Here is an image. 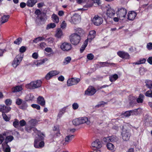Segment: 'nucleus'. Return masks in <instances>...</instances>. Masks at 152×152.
<instances>
[{
	"instance_id": "1",
	"label": "nucleus",
	"mask_w": 152,
	"mask_h": 152,
	"mask_svg": "<svg viewBox=\"0 0 152 152\" xmlns=\"http://www.w3.org/2000/svg\"><path fill=\"white\" fill-rule=\"evenodd\" d=\"M33 130L37 135V137L35 139L34 147L36 148H41L43 147L45 145L44 142L42 141L44 137V134L41 133L39 131H38L35 128H33Z\"/></svg>"
},
{
	"instance_id": "2",
	"label": "nucleus",
	"mask_w": 152,
	"mask_h": 152,
	"mask_svg": "<svg viewBox=\"0 0 152 152\" xmlns=\"http://www.w3.org/2000/svg\"><path fill=\"white\" fill-rule=\"evenodd\" d=\"M42 83V81L40 80H37L31 82L30 83L26 84V87L29 89H34L40 87Z\"/></svg>"
},
{
	"instance_id": "3",
	"label": "nucleus",
	"mask_w": 152,
	"mask_h": 152,
	"mask_svg": "<svg viewBox=\"0 0 152 152\" xmlns=\"http://www.w3.org/2000/svg\"><path fill=\"white\" fill-rule=\"evenodd\" d=\"M80 37L77 34H72L70 37V41L71 43L74 45L78 44L80 40Z\"/></svg>"
},
{
	"instance_id": "4",
	"label": "nucleus",
	"mask_w": 152,
	"mask_h": 152,
	"mask_svg": "<svg viewBox=\"0 0 152 152\" xmlns=\"http://www.w3.org/2000/svg\"><path fill=\"white\" fill-rule=\"evenodd\" d=\"M23 58V56L21 54L16 56L12 62V66L14 68H16L20 64Z\"/></svg>"
},
{
	"instance_id": "5",
	"label": "nucleus",
	"mask_w": 152,
	"mask_h": 152,
	"mask_svg": "<svg viewBox=\"0 0 152 152\" xmlns=\"http://www.w3.org/2000/svg\"><path fill=\"white\" fill-rule=\"evenodd\" d=\"M60 48L62 51L64 52H68L71 50L72 47L70 43L64 42L61 43Z\"/></svg>"
},
{
	"instance_id": "6",
	"label": "nucleus",
	"mask_w": 152,
	"mask_h": 152,
	"mask_svg": "<svg viewBox=\"0 0 152 152\" xmlns=\"http://www.w3.org/2000/svg\"><path fill=\"white\" fill-rule=\"evenodd\" d=\"M127 12V10L125 8H121L118 9L116 13L119 19L123 20L125 18Z\"/></svg>"
},
{
	"instance_id": "7",
	"label": "nucleus",
	"mask_w": 152,
	"mask_h": 152,
	"mask_svg": "<svg viewBox=\"0 0 152 152\" xmlns=\"http://www.w3.org/2000/svg\"><path fill=\"white\" fill-rule=\"evenodd\" d=\"M121 135L123 140L127 141L129 140L131 136V133L129 130H125L123 131Z\"/></svg>"
},
{
	"instance_id": "8",
	"label": "nucleus",
	"mask_w": 152,
	"mask_h": 152,
	"mask_svg": "<svg viewBox=\"0 0 152 152\" xmlns=\"http://www.w3.org/2000/svg\"><path fill=\"white\" fill-rule=\"evenodd\" d=\"M79 78H72L69 79L67 81V84L68 86H71L77 84L80 81Z\"/></svg>"
},
{
	"instance_id": "9",
	"label": "nucleus",
	"mask_w": 152,
	"mask_h": 152,
	"mask_svg": "<svg viewBox=\"0 0 152 152\" xmlns=\"http://www.w3.org/2000/svg\"><path fill=\"white\" fill-rule=\"evenodd\" d=\"M60 73L58 71L52 70L48 73L45 77V79L47 80L50 79L52 77L58 75Z\"/></svg>"
},
{
	"instance_id": "10",
	"label": "nucleus",
	"mask_w": 152,
	"mask_h": 152,
	"mask_svg": "<svg viewBox=\"0 0 152 152\" xmlns=\"http://www.w3.org/2000/svg\"><path fill=\"white\" fill-rule=\"evenodd\" d=\"M80 16L79 15L75 14L71 17L70 21L72 23L77 24L80 22Z\"/></svg>"
},
{
	"instance_id": "11",
	"label": "nucleus",
	"mask_w": 152,
	"mask_h": 152,
	"mask_svg": "<svg viewBox=\"0 0 152 152\" xmlns=\"http://www.w3.org/2000/svg\"><path fill=\"white\" fill-rule=\"evenodd\" d=\"M103 19L98 15H95L93 19V22L94 24L96 26H99L102 23Z\"/></svg>"
},
{
	"instance_id": "12",
	"label": "nucleus",
	"mask_w": 152,
	"mask_h": 152,
	"mask_svg": "<svg viewBox=\"0 0 152 152\" xmlns=\"http://www.w3.org/2000/svg\"><path fill=\"white\" fill-rule=\"evenodd\" d=\"M118 56L121 58L126 59L130 58V55L128 53L124 51H119L117 53Z\"/></svg>"
},
{
	"instance_id": "13",
	"label": "nucleus",
	"mask_w": 152,
	"mask_h": 152,
	"mask_svg": "<svg viewBox=\"0 0 152 152\" xmlns=\"http://www.w3.org/2000/svg\"><path fill=\"white\" fill-rule=\"evenodd\" d=\"M37 123V121L35 119H33L30 120L28 123V125L30 127L27 126L26 127V130L28 132H30L31 129L32 128V126H34Z\"/></svg>"
},
{
	"instance_id": "14",
	"label": "nucleus",
	"mask_w": 152,
	"mask_h": 152,
	"mask_svg": "<svg viewBox=\"0 0 152 152\" xmlns=\"http://www.w3.org/2000/svg\"><path fill=\"white\" fill-rule=\"evenodd\" d=\"M96 92V90L92 86H89L85 91V94L88 96H92Z\"/></svg>"
},
{
	"instance_id": "15",
	"label": "nucleus",
	"mask_w": 152,
	"mask_h": 152,
	"mask_svg": "<svg viewBox=\"0 0 152 152\" xmlns=\"http://www.w3.org/2000/svg\"><path fill=\"white\" fill-rule=\"evenodd\" d=\"M91 146L92 147L94 148L95 149H100V148L102 147V144L101 142L99 140L96 139L92 142Z\"/></svg>"
},
{
	"instance_id": "16",
	"label": "nucleus",
	"mask_w": 152,
	"mask_h": 152,
	"mask_svg": "<svg viewBox=\"0 0 152 152\" xmlns=\"http://www.w3.org/2000/svg\"><path fill=\"white\" fill-rule=\"evenodd\" d=\"M115 13V11L111 7L108 8L107 10L106 15L109 18H113Z\"/></svg>"
},
{
	"instance_id": "17",
	"label": "nucleus",
	"mask_w": 152,
	"mask_h": 152,
	"mask_svg": "<svg viewBox=\"0 0 152 152\" xmlns=\"http://www.w3.org/2000/svg\"><path fill=\"white\" fill-rule=\"evenodd\" d=\"M96 34V32L94 30L90 31L88 36V38L86 40H87L88 42L89 40L90 42H91L95 37Z\"/></svg>"
},
{
	"instance_id": "18",
	"label": "nucleus",
	"mask_w": 152,
	"mask_h": 152,
	"mask_svg": "<svg viewBox=\"0 0 152 152\" xmlns=\"http://www.w3.org/2000/svg\"><path fill=\"white\" fill-rule=\"evenodd\" d=\"M79 118L80 124L86 123L87 125H90L91 124V122L88 120V118L86 117Z\"/></svg>"
},
{
	"instance_id": "19",
	"label": "nucleus",
	"mask_w": 152,
	"mask_h": 152,
	"mask_svg": "<svg viewBox=\"0 0 152 152\" xmlns=\"http://www.w3.org/2000/svg\"><path fill=\"white\" fill-rule=\"evenodd\" d=\"M11 108L9 107H7L5 105H0V111L2 113H7L11 110Z\"/></svg>"
},
{
	"instance_id": "20",
	"label": "nucleus",
	"mask_w": 152,
	"mask_h": 152,
	"mask_svg": "<svg viewBox=\"0 0 152 152\" xmlns=\"http://www.w3.org/2000/svg\"><path fill=\"white\" fill-rule=\"evenodd\" d=\"M137 15L136 13L134 11H131L129 12L127 15L128 19L129 20H133Z\"/></svg>"
},
{
	"instance_id": "21",
	"label": "nucleus",
	"mask_w": 152,
	"mask_h": 152,
	"mask_svg": "<svg viewBox=\"0 0 152 152\" xmlns=\"http://www.w3.org/2000/svg\"><path fill=\"white\" fill-rule=\"evenodd\" d=\"M68 107V106L64 107L63 108L60 109L57 115V118H60L66 112V110Z\"/></svg>"
},
{
	"instance_id": "22",
	"label": "nucleus",
	"mask_w": 152,
	"mask_h": 152,
	"mask_svg": "<svg viewBox=\"0 0 152 152\" xmlns=\"http://www.w3.org/2000/svg\"><path fill=\"white\" fill-rule=\"evenodd\" d=\"M64 34L61 29L60 28H58L56 32L55 36L58 39H61L63 37Z\"/></svg>"
},
{
	"instance_id": "23",
	"label": "nucleus",
	"mask_w": 152,
	"mask_h": 152,
	"mask_svg": "<svg viewBox=\"0 0 152 152\" xmlns=\"http://www.w3.org/2000/svg\"><path fill=\"white\" fill-rule=\"evenodd\" d=\"M73 135H69L66 136L65 139V142L63 143V145H66L69 143L74 138Z\"/></svg>"
},
{
	"instance_id": "24",
	"label": "nucleus",
	"mask_w": 152,
	"mask_h": 152,
	"mask_svg": "<svg viewBox=\"0 0 152 152\" xmlns=\"http://www.w3.org/2000/svg\"><path fill=\"white\" fill-rule=\"evenodd\" d=\"M37 103L41 106L44 107L45 105V101L44 98L42 96H39L37 98Z\"/></svg>"
},
{
	"instance_id": "25",
	"label": "nucleus",
	"mask_w": 152,
	"mask_h": 152,
	"mask_svg": "<svg viewBox=\"0 0 152 152\" xmlns=\"http://www.w3.org/2000/svg\"><path fill=\"white\" fill-rule=\"evenodd\" d=\"M22 86H18L13 87L12 89V92L13 93L21 91L23 90Z\"/></svg>"
},
{
	"instance_id": "26",
	"label": "nucleus",
	"mask_w": 152,
	"mask_h": 152,
	"mask_svg": "<svg viewBox=\"0 0 152 152\" xmlns=\"http://www.w3.org/2000/svg\"><path fill=\"white\" fill-rule=\"evenodd\" d=\"M10 18L9 15H4L1 17V23H4L7 22Z\"/></svg>"
},
{
	"instance_id": "27",
	"label": "nucleus",
	"mask_w": 152,
	"mask_h": 152,
	"mask_svg": "<svg viewBox=\"0 0 152 152\" xmlns=\"http://www.w3.org/2000/svg\"><path fill=\"white\" fill-rule=\"evenodd\" d=\"M48 60L47 58H45L34 62V64L37 66H38L42 65Z\"/></svg>"
},
{
	"instance_id": "28",
	"label": "nucleus",
	"mask_w": 152,
	"mask_h": 152,
	"mask_svg": "<svg viewBox=\"0 0 152 152\" xmlns=\"http://www.w3.org/2000/svg\"><path fill=\"white\" fill-rule=\"evenodd\" d=\"M133 115H137L140 114L142 112V109L141 108H138L135 109L134 110H132Z\"/></svg>"
},
{
	"instance_id": "29",
	"label": "nucleus",
	"mask_w": 152,
	"mask_h": 152,
	"mask_svg": "<svg viewBox=\"0 0 152 152\" xmlns=\"http://www.w3.org/2000/svg\"><path fill=\"white\" fill-rule=\"evenodd\" d=\"M37 0H28L27 5L30 7H32L37 2Z\"/></svg>"
},
{
	"instance_id": "30",
	"label": "nucleus",
	"mask_w": 152,
	"mask_h": 152,
	"mask_svg": "<svg viewBox=\"0 0 152 152\" xmlns=\"http://www.w3.org/2000/svg\"><path fill=\"white\" fill-rule=\"evenodd\" d=\"M46 38V36L39 37L33 40V42H34L37 43L40 41H43L45 40Z\"/></svg>"
},
{
	"instance_id": "31",
	"label": "nucleus",
	"mask_w": 152,
	"mask_h": 152,
	"mask_svg": "<svg viewBox=\"0 0 152 152\" xmlns=\"http://www.w3.org/2000/svg\"><path fill=\"white\" fill-rule=\"evenodd\" d=\"M53 21L55 23H58L59 22V18L58 16L55 14H53L51 16Z\"/></svg>"
},
{
	"instance_id": "32",
	"label": "nucleus",
	"mask_w": 152,
	"mask_h": 152,
	"mask_svg": "<svg viewBox=\"0 0 152 152\" xmlns=\"http://www.w3.org/2000/svg\"><path fill=\"white\" fill-rule=\"evenodd\" d=\"M75 34H77L79 35L80 36V35L83 34L84 33L83 30L80 28H76L75 29Z\"/></svg>"
},
{
	"instance_id": "33",
	"label": "nucleus",
	"mask_w": 152,
	"mask_h": 152,
	"mask_svg": "<svg viewBox=\"0 0 152 152\" xmlns=\"http://www.w3.org/2000/svg\"><path fill=\"white\" fill-rule=\"evenodd\" d=\"M2 146L5 152H10V147L7 144L6 145L4 143L2 144Z\"/></svg>"
},
{
	"instance_id": "34",
	"label": "nucleus",
	"mask_w": 152,
	"mask_h": 152,
	"mask_svg": "<svg viewBox=\"0 0 152 152\" xmlns=\"http://www.w3.org/2000/svg\"><path fill=\"white\" fill-rule=\"evenodd\" d=\"M131 115H133V113H132V110L127 111L124 113L122 114V117L124 118L126 117H129Z\"/></svg>"
},
{
	"instance_id": "35",
	"label": "nucleus",
	"mask_w": 152,
	"mask_h": 152,
	"mask_svg": "<svg viewBox=\"0 0 152 152\" xmlns=\"http://www.w3.org/2000/svg\"><path fill=\"white\" fill-rule=\"evenodd\" d=\"M144 96L142 94H140L138 97L136 101L138 103H142Z\"/></svg>"
},
{
	"instance_id": "36",
	"label": "nucleus",
	"mask_w": 152,
	"mask_h": 152,
	"mask_svg": "<svg viewBox=\"0 0 152 152\" xmlns=\"http://www.w3.org/2000/svg\"><path fill=\"white\" fill-rule=\"evenodd\" d=\"M118 78V76L117 74H115L111 75L110 76L109 79L110 81L111 82L115 81Z\"/></svg>"
},
{
	"instance_id": "37",
	"label": "nucleus",
	"mask_w": 152,
	"mask_h": 152,
	"mask_svg": "<svg viewBox=\"0 0 152 152\" xmlns=\"http://www.w3.org/2000/svg\"><path fill=\"white\" fill-rule=\"evenodd\" d=\"M146 60L145 58H142L140 59L138 61L133 63V64L139 65L141 64H144L146 62Z\"/></svg>"
},
{
	"instance_id": "38",
	"label": "nucleus",
	"mask_w": 152,
	"mask_h": 152,
	"mask_svg": "<svg viewBox=\"0 0 152 152\" xmlns=\"http://www.w3.org/2000/svg\"><path fill=\"white\" fill-rule=\"evenodd\" d=\"M13 137L12 136H9L6 137L5 139V142L4 143L6 145H7V143L11 141L13 139Z\"/></svg>"
},
{
	"instance_id": "39",
	"label": "nucleus",
	"mask_w": 152,
	"mask_h": 152,
	"mask_svg": "<svg viewBox=\"0 0 152 152\" xmlns=\"http://www.w3.org/2000/svg\"><path fill=\"white\" fill-rule=\"evenodd\" d=\"M146 86L147 87L150 89H152V81L149 80H147L145 81Z\"/></svg>"
},
{
	"instance_id": "40",
	"label": "nucleus",
	"mask_w": 152,
	"mask_h": 152,
	"mask_svg": "<svg viewBox=\"0 0 152 152\" xmlns=\"http://www.w3.org/2000/svg\"><path fill=\"white\" fill-rule=\"evenodd\" d=\"M87 44L88 41L87 40H86L80 49V52L81 53H82L83 52L86 47L87 46Z\"/></svg>"
},
{
	"instance_id": "41",
	"label": "nucleus",
	"mask_w": 152,
	"mask_h": 152,
	"mask_svg": "<svg viewBox=\"0 0 152 152\" xmlns=\"http://www.w3.org/2000/svg\"><path fill=\"white\" fill-rule=\"evenodd\" d=\"M107 148L109 150L112 151L114 150L115 148V146L112 143H107L106 145Z\"/></svg>"
},
{
	"instance_id": "42",
	"label": "nucleus",
	"mask_w": 152,
	"mask_h": 152,
	"mask_svg": "<svg viewBox=\"0 0 152 152\" xmlns=\"http://www.w3.org/2000/svg\"><path fill=\"white\" fill-rule=\"evenodd\" d=\"M71 60V57L70 56H68L65 58L63 61V64L64 65L67 64L70 62Z\"/></svg>"
},
{
	"instance_id": "43",
	"label": "nucleus",
	"mask_w": 152,
	"mask_h": 152,
	"mask_svg": "<svg viewBox=\"0 0 152 152\" xmlns=\"http://www.w3.org/2000/svg\"><path fill=\"white\" fill-rule=\"evenodd\" d=\"M72 122L73 124L77 126L80 124L79 118L74 119L72 121Z\"/></svg>"
},
{
	"instance_id": "44",
	"label": "nucleus",
	"mask_w": 152,
	"mask_h": 152,
	"mask_svg": "<svg viewBox=\"0 0 152 152\" xmlns=\"http://www.w3.org/2000/svg\"><path fill=\"white\" fill-rule=\"evenodd\" d=\"M28 106L26 102L25 101H23L22 105L20 107V108L23 110H25L27 108Z\"/></svg>"
},
{
	"instance_id": "45",
	"label": "nucleus",
	"mask_w": 152,
	"mask_h": 152,
	"mask_svg": "<svg viewBox=\"0 0 152 152\" xmlns=\"http://www.w3.org/2000/svg\"><path fill=\"white\" fill-rule=\"evenodd\" d=\"M6 136V134L5 133L0 134V145L2 143L4 140Z\"/></svg>"
},
{
	"instance_id": "46",
	"label": "nucleus",
	"mask_w": 152,
	"mask_h": 152,
	"mask_svg": "<svg viewBox=\"0 0 152 152\" xmlns=\"http://www.w3.org/2000/svg\"><path fill=\"white\" fill-rule=\"evenodd\" d=\"M56 26L55 24L54 23H51L48 24L46 28L47 29H49L51 28H53Z\"/></svg>"
},
{
	"instance_id": "47",
	"label": "nucleus",
	"mask_w": 152,
	"mask_h": 152,
	"mask_svg": "<svg viewBox=\"0 0 152 152\" xmlns=\"http://www.w3.org/2000/svg\"><path fill=\"white\" fill-rule=\"evenodd\" d=\"M53 131H55V133H56L57 136L60 134V133L59 131V127L58 126H54L53 129Z\"/></svg>"
},
{
	"instance_id": "48",
	"label": "nucleus",
	"mask_w": 152,
	"mask_h": 152,
	"mask_svg": "<svg viewBox=\"0 0 152 152\" xmlns=\"http://www.w3.org/2000/svg\"><path fill=\"white\" fill-rule=\"evenodd\" d=\"M110 142H116L118 139V138L115 136H110Z\"/></svg>"
},
{
	"instance_id": "49",
	"label": "nucleus",
	"mask_w": 152,
	"mask_h": 152,
	"mask_svg": "<svg viewBox=\"0 0 152 152\" xmlns=\"http://www.w3.org/2000/svg\"><path fill=\"white\" fill-rule=\"evenodd\" d=\"M19 122L17 119H15L13 123V126L15 128H18L19 126Z\"/></svg>"
},
{
	"instance_id": "50",
	"label": "nucleus",
	"mask_w": 152,
	"mask_h": 152,
	"mask_svg": "<svg viewBox=\"0 0 152 152\" xmlns=\"http://www.w3.org/2000/svg\"><path fill=\"white\" fill-rule=\"evenodd\" d=\"M26 98L27 100H32L34 99V96L32 94H29L26 96Z\"/></svg>"
},
{
	"instance_id": "51",
	"label": "nucleus",
	"mask_w": 152,
	"mask_h": 152,
	"mask_svg": "<svg viewBox=\"0 0 152 152\" xmlns=\"http://www.w3.org/2000/svg\"><path fill=\"white\" fill-rule=\"evenodd\" d=\"M22 40V39L20 37H19L16 39L14 42V43L15 44L18 45L21 43Z\"/></svg>"
},
{
	"instance_id": "52",
	"label": "nucleus",
	"mask_w": 152,
	"mask_h": 152,
	"mask_svg": "<svg viewBox=\"0 0 152 152\" xmlns=\"http://www.w3.org/2000/svg\"><path fill=\"white\" fill-rule=\"evenodd\" d=\"M145 95L147 96L152 97V91L149 90L145 92Z\"/></svg>"
},
{
	"instance_id": "53",
	"label": "nucleus",
	"mask_w": 152,
	"mask_h": 152,
	"mask_svg": "<svg viewBox=\"0 0 152 152\" xmlns=\"http://www.w3.org/2000/svg\"><path fill=\"white\" fill-rule=\"evenodd\" d=\"M2 115L4 120L6 121H9L10 119V117L7 116L5 113H2Z\"/></svg>"
},
{
	"instance_id": "54",
	"label": "nucleus",
	"mask_w": 152,
	"mask_h": 152,
	"mask_svg": "<svg viewBox=\"0 0 152 152\" xmlns=\"http://www.w3.org/2000/svg\"><path fill=\"white\" fill-rule=\"evenodd\" d=\"M145 69L143 67H140V68L139 72L141 75H143L146 72Z\"/></svg>"
},
{
	"instance_id": "55",
	"label": "nucleus",
	"mask_w": 152,
	"mask_h": 152,
	"mask_svg": "<svg viewBox=\"0 0 152 152\" xmlns=\"http://www.w3.org/2000/svg\"><path fill=\"white\" fill-rule=\"evenodd\" d=\"M79 105L77 103H74L72 104V107L74 110L77 109L79 107Z\"/></svg>"
},
{
	"instance_id": "56",
	"label": "nucleus",
	"mask_w": 152,
	"mask_h": 152,
	"mask_svg": "<svg viewBox=\"0 0 152 152\" xmlns=\"http://www.w3.org/2000/svg\"><path fill=\"white\" fill-rule=\"evenodd\" d=\"M103 140L105 142L109 143V142H110V137H104L103 139Z\"/></svg>"
},
{
	"instance_id": "57",
	"label": "nucleus",
	"mask_w": 152,
	"mask_h": 152,
	"mask_svg": "<svg viewBox=\"0 0 152 152\" xmlns=\"http://www.w3.org/2000/svg\"><path fill=\"white\" fill-rule=\"evenodd\" d=\"M100 64L101 66L102 67L108 66H109V65L110 64V63L107 62H100Z\"/></svg>"
},
{
	"instance_id": "58",
	"label": "nucleus",
	"mask_w": 152,
	"mask_h": 152,
	"mask_svg": "<svg viewBox=\"0 0 152 152\" xmlns=\"http://www.w3.org/2000/svg\"><path fill=\"white\" fill-rule=\"evenodd\" d=\"M26 50V48L24 46H22L19 49V52L20 53H23L25 52Z\"/></svg>"
},
{
	"instance_id": "59",
	"label": "nucleus",
	"mask_w": 152,
	"mask_h": 152,
	"mask_svg": "<svg viewBox=\"0 0 152 152\" xmlns=\"http://www.w3.org/2000/svg\"><path fill=\"white\" fill-rule=\"evenodd\" d=\"M5 103L7 105H10L12 104V100L10 99H7L5 101Z\"/></svg>"
},
{
	"instance_id": "60",
	"label": "nucleus",
	"mask_w": 152,
	"mask_h": 152,
	"mask_svg": "<svg viewBox=\"0 0 152 152\" xmlns=\"http://www.w3.org/2000/svg\"><path fill=\"white\" fill-rule=\"evenodd\" d=\"M31 106L33 108H36L38 110H40V106L39 105L37 104H31Z\"/></svg>"
},
{
	"instance_id": "61",
	"label": "nucleus",
	"mask_w": 152,
	"mask_h": 152,
	"mask_svg": "<svg viewBox=\"0 0 152 152\" xmlns=\"http://www.w3.org/2000/svg\"><path fill=\"white\" fill-rule=\"evenodd\" d=\"M146 48L148 50H151L152 49V43L149 42L147 43L146 45Z\"/></svg>"
},
{
	"instance_id": "62",
	"label": "nucleus",
	"mask_w": 152,
	"mask_h": 152,
	"mask_svg": "<svg viewBox=\"0 0 152 152\" xmlns=\"http://www.w3.org/2000/svg\"><path fill=\"white\" fill-rule=\"evenodd\" d=\"M23 102V100L22 99L18 98L16 99V103L17 105H20Z\"/></svg>"
},
{
	"instance_id": "63",
	"label": "nucleus",
	"mask_w": 152,
	"mask_h": 152,
	"mask_svg": "<svg viewBox=\"0 0 152 152\" xmlns=\"http://www.w3.org/2000/svg\"><path fill=\"white\" fill-rule=\"evenodd\" d=\"M94 56L91 53H89L87 55V58L90 60H91L94 58Z\"/></svg>"
},
{
	"instance_id": "64",
	"label": "nucleus",
	"mask_w": 152,
	"mask_h": 152,
	"mask_svg": "<svg viewBox=\"0 0 152 152\" xmlns=\"http://www.w3.org/2000/svg\"><path fill=\"white\" fill-rule=\"evenodd\" d=\"M38 54L37 53H34L32 55V57L34 59H37L38 58Z\"/></svg>"
}]
</instances>
